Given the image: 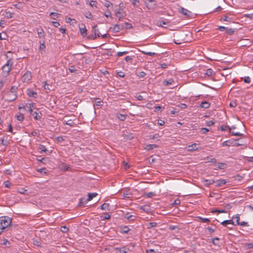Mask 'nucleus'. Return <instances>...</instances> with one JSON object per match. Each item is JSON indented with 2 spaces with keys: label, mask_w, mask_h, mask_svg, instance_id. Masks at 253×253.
<instances>
[{
  "label": "nucleus",
  "mask_w": 253,
  "mask_h": 253,
  "mask_svg": "<svg viewBox=\"0 0 253 253\" xmlns=\"http://www.w3.org/2000/svg\"><path fill=\"white\" fill-rule=\"evenodd\" d=\"M18 87L16 86H12L9 91L6 93L7 97V101L8 102H12L16 100L17 97V90Z\"/></svg>",
  "instance_id": "obj_1"
},
{
  "label": "nucleus",
  "mask_w": 253,
  "mask_h": 253,
  "mask_svg": "<svg viewBox=\"0 0 253 253\" xmlns=\"http://www.w3.org/2000/svg\"><path fill=\"white\" fill-rule=\"evenodd\" d=\"M13 65V61L12 59H9L6 63L2 67V75L4 77H7L11 70Z\"/></svg>",
  "instance_id": "obj_2"
},
{
  "label": "nucleus",
  "mask_w": 253,
  "mask_h": 253,
  "mask_svg": "<svg viewBox=\"0 0 253 253\" xmlns=\"http://www.w3.org/2000/svg\"><path fill=\"white\" fill-rule=\"evenodd\" d=\"M248 222H221V224L224 227L230 230L233 229L234 227L237 225L243 226H248Z\"/></svg>",
  "instance_id": "obj_3"
},
{
  "label": "nucleus",
  "mask_w": 253,
  "mask_h": 253,
  "mask_svg": "<svg viewBox=\"0 0 253 253\" xmlns=\"http://www.w3.org/2000/svg\"><path fill=\"white\" fill-rule=\"evenodd\" d=\"M115 14L118 18V20L120 21L122 18L126 16V12L124 9L120 7L115 10Z\"/></svg>",
  "instance_id": "obj_4"
},
{
  "label": "nucleus",
  "mask_w": 253,
  "mask_h": 253,
  "mask_svg": "<svg viewBox=\"0 0 253 253\" xmlns=\"http://www.w3.org/2000/svg\"><path fill=\"white\" fill-rule=\"evenodd\" d=\"M32 78L31 72L27 71L21 77V81L23 83H28L32 79Z\"/></svg>",
  "instance_id": "obj_5"
},
{
  "label": "nucleus",
  "mask_w": 253,
  "mask_h": 253,
  "mask_svg": "<svg viewBox=\"0 0 253 253\" xmlns=\"http://www.w3.org/2000/svg\"><path fill=\"white\" fill-rule=\"evenodd\" d=\"M146 5L149 9H153L156 7V3L154 0H148V1L146 3Z\"/></svg>",
  "instance_id": "obj_6"
},
{
  "label": "nucleus",
  "mask_w": 253,
  "mask_h": 253,
  "mask_svg": "<svg viewBox=\"0 0 253 253\" xmlns=\"http://www.w3.org/2000/svg\"><path fill=\"white\" fill-rule=\"evenodd\" d=\"M178 11L186 17H190L192 13L190 11L183 7H181Z\"/></svg>",
  "instance_id": "obj_7"
},
{
  "label": "nucleus",
  "mask_w": 253,
  "mask_h": 253,
  "mask_svg": "<svg viewBox=\"0 0 253 253\" xmlns=\"http://www.w3.org/2000/svg\"><path fill=\"white\" fill-rule=\"evenodd\" d=\"M36 30L38 33V37L39 38H45V33L41 27H39V28H36Z\"/></svg>",
  "instance_id": "obj_8"
},
{
  "label": "nucleus",
  "mask_w": 253,
  "mask_h": 253,
  "mask_svg": "<svg viewBox=\"0 0 253 253\" xmlns=\"http://www.w3.org/2000/svg\"><path fill=\"white\" fill-rule=\"evenodd\" d=\"M124 29V25L123 24L119 25V24H115L114 26V27L113 28V31L115 33H118L121 30H122Z\"/></svg>",
  "instance_id": "obj_9"
},
{
  "label": "nucleus",
  "mask_w": 253,
  "mask_h": 253,
  "mask_svg": "<svg viewBox=\"0 0 253 253\" xmlns=\"http://www.w3.org/2000/svg\"><path fill=\"white\" fill-rule=\"evenodd\" d=\"M40 43V45L39 47V50L41 52L42 54L45 53V41L44 40L39 42Z\"/></svg>",
  "instance_id": "obj_10"
},
{
  "label": "nucleus",
  "mask_w": 253,
  "mask_h": 253,
  "mask_svg": "<svg viewBox=\"0 0 253 253\" xmlns=\"http://www.w3.org/2000/svg\"><path fill=\"white\" fill-rule=\"evenodd\" d=\"M93 30L94 33V36L92 39V40L95 39L97 37H99L101 36V34L99 32V29L97 28V25H95L93 27Z\"/></svg>",
  "instance_id": "obj_11"
},
{
  "label": "nucleus",
  "mask_w": 253,
  "mask_h": 253,
  "mask_svg": "<svg viewBox=\"0 0 253 253\" xmlns=\"http://www.w3.org/2000/svg\"><path fill=\"white\" fill-rule=\"evenodd\" d=\"M26 93L29 97H32L34 98H37L38 95L36 92L34 91L32 89L30 88L27 89Z\"/></svg>",
  "instance_id": "obj_12"
},
{
  "label": "nucleus",
  "mask_w": 253,
  "mask_h": 253,
  "mask_svg": "<svg viewBox=\"0 0 253 253\" xmlns=\"http://www.w3.org/2000/svg\"><path fill=\"white\" fill-rule=\"evenodd\" d=\"M11 222H0V229L1 231H0V234L1 233L2 230L11 226Z\"/></svg>",
  "instance_id": "obj_13"
},
{
  "label": "nucleus",
  "mask_w": 253,
  "mask_h": 253,
  "mask_svg": "<svg viewBox=\"0 0 253 253\" xmlns=\"http://www.w3.org/2000/svg\"><path fill=\"white\" fill-rule=\"evenodd\" d=\"M61 169L64 171H69L71 169V168L69 165L65 163H61L60 165Z\"/></svg>",
  "instance_id": "obj_14"
},
{
  "label": "nucleus",
  "mask_w": 253,
  "mask_h": 253,
  "mask_svg": "<svg viewBox=\"0 0 253 253\" xmlns=\"http://www.w3.org/2000/svg\"><path fill=\"white\" fill-rule=\"evenodd\" d=\"M124 218L129 221H133L134 220L135 216L127 212L124 215Z\"/></svg>",
  "instance_id": "obj_15"
},
{
  "label": "nucleus",
  "mask_w": 253,
  "mask_h": 253,
  "mask_svg": "<svg viewBox=\"0 0 253 253\" xmlns=\"http://www.w3.org/2000/svg\"><path fill=\"white\" fill-rule=\"evenodd\" d=\"M215 183H216L215 186L216 187H220L225 184L227 183V181L225 179H220L215 181Z\"/></svg>",
  "instance_id": "obj_16"
},
{
  "label": "nucleus",
  "mask_w": 253,
  "mask_h": 253,
  "mask_svg": "<svg viewBox=\"0 0 253 253\" xmlns=\"http://www.w3.org/2000/svg\"><path fill=\"white\" fill-rule=\"evenodd\" d=\"M226 164L224 163H218L216 165V168L214 169H224L226 168Z\"/></svg>",
  "instance_id": "obj_17"
},
{
  "label": "nucleus",
  "mask_w": 253,
  "mask_h": 253,
  "mask_svg": "<svg viewBox=\"0 0 253 253\" xmlns=\"http://www.w3.org/2000/svg\"><path fill=\"white\" fill-rule=\"evenodd\" d=\"M158 147V145L156 144H147L144 149L147 151H150Z\"/></svg>",
  "instance_id": "obj_18"
},
{
  "label": "nucleus",
  "mask_w": 253,
  "mask_h": 253,
  "mask_svg": "<svg viewBox=\"0 0 253 253\" xmlns=\"http://www.w3.org/2000/svg\"><path fill=\"white\" fill-rule=\"evenodd\" d=\"M210 106H211V103L206 101H203L200 104V107L205 108V109H207V108H210Z\"/></svg>",
  "instance_id": "obj_19"
},
{
  "label": "nucleus",
  "mask_w": 253,
  "mask_h": 253,
  "mask_svg": "<svg viewBox=\"0 0 253 253\" xmlns=\"http://www.w3.org/2000/svg\"><path fill=\"white\" fill-rule=\"evenodd\" d=\"M198 144H197L196 143H194L192 145H189L188 146V150L189 151H193L197 150L198 149Z\"/></svg>",
  "instance_id": "obj_20"
},
{
  "label": "nucleus",
  "mask_w": 253,
  "mask_h": 253,
  "mask_svg": "<svg viewBox=\"0 0 253 253\" xmlns=\"http://www.w3.org/2000/svg\"><path fill=\"white\" fill-rule=\"evenodd\" d=\"M129 231V228L127 226H123L120 227V232L122 233H127Z\"/></svg>",
  "instance_id": "obj_21"
},
{
  "label": "nucleus",
  "mask_w": 253,
  "mask_h": 253,
  "mask_svg": "<svg viewBox=\"0 0 253 253\" xmlns=\"http://www.w3.org/2000/svg\"><path fill=\"white\" fill-rule=\"evenodd\" d=\"M174 80L172 79H169L168 80H164L163 82V85L168 86L169 85L173 84Z\"/></svg>",
  "instance_id": "obj_22"
},
{
  "label": "nucleus",
  "mask_w": 253,
  "mask_h": 253,
  "mask_svg": "<svg viewBox=\"0 0 253 253\" xmlns=\"http://www.w3.org/2000/svg\"><path fill=\"white\" fill-rule=\"evenodd\" d=\"M97 193H88V198L87 199V202L91 201L93 198L95 197L97 195Z\"/></svg>",
  "instance_id": "obj_23"
},
{
  "label": "nucleus",
  "mask_w": 253,
  "mask_h": 253,
  "mask_svg": "<svg viewBox=\"0 0 253 253\" xmlns=\"http://www.w3.org/2000/svg\"><path fill=\"white\" fill-rule=\"evenodd\" d=\"M0 221H12V218L7 216H2L0 217Z\"/></svg>",
  "instance_id": "obj_24"
},
{
  "label": "nucleus",
  "mask_w": 253,
  "mask_h": 253,
  "mask_svg": "<svg viewBox=\"0 0 253 253\" xmlns=\"http://www.w3.org/2000/svg\"><path fill=\"white\" fill-rule=\"evenodd\" d=\"M233 220H236V221H239L240 220V215L236 214L234 216H233L231 219H225L223 221H233Z\"/></svg>",
  "instance_id": "obj_25"
},
{
  "label": "nucleus",
  "mask_w": 253,
  "mask_h": 253,
  "mask_svg": "<svg viewBox=\"0 0 253 253\" xmlns=\"http://www.w3.org/2000/svg\"><path fill=\"white\" fill-rule=\"evenodd\" d=\"M110 218V215L108 213H105L103 215H100V220H108Z\"/></svg>",
  "instance_id": "obj_26"
},
{
  "label": "nucleus",
  "mask_w": 253,
  "mask_h": 253,
  "mask_svg": "<svg viewBox=\"0 0 253 253\" xmlns=\"http://www.w3.org/2000/svg\"><path fill=\"white\" fill-rule=\"evenodd\" d=\"M215 183V181L213 179H206L205 180V185L206 186H209L210 185Z\"/></svg>",
  "instance_id": "obj_27"
},
{
  "label": "nucleus",
  "mask_w": 253,
  "mask_h": 253,
  "mask_svg": "<svg viewBox=\"0 0 253 253\" xmlns=\"http://www.w3.org/2000/svg\"><path fill=\"white\" fill-rule=\"evenodd\" d=\"M32 115H33V116L34 117V118L35 119V120H39L41 119L42 116V114L40 113V115L38 113H37V112H34Z\"/></svg>",
  "instance_id": "obj_28"
},
{
  "label": "nucleus",
  "mask_w": 253,
  "mask_h": 253,
  "mask_svg": "<svg viewBox=\"0 0 253 253\" xmlns=\"http://www.w3.org/2000/svg\"><path fill=\"white\" fill-rule=\"evenodd\" d=\"M132 194L128 191L124 192L122 194L123 199L129 198L131 197Z\"/></svg>",
  "instance_id": "obj_29"
},
{
  "label": "nucleus",
  "mask_w": 253,
  "mask_h": 253,
  "mask_svg": "<svg viewBox=\"0 0 253 253\" xmlns=\"http://www.w3.org/2000/svg\"><path fill=\"white\" fill-rule=\"evenodd\" d=\"M130 1L134 7H138L139 6L140 2L139 0H130Z\"/></svg>",
  "instance_id": "obj_30"
},
{
  "label": "nucleus",
  "mask_w": 253,
  "mask_h": 253,
  "mask_svg": "<svg viewBox=\"0 0 253 253\" xmlns=\"http://www.w3.org/2000/svg\"><path fill=\"white\" fill-rule=\"evenodd\" d=\"M14 13L13 12H11L10 11H5V17L8 19L11 18L13 17Z\"/></svg>",
  "instance_id": "obj_31"
},
{
  "label": "nucleus",
  "mask_w": 253,
  "mask_h": 253,
  "mask_svg": "<svg viewBox=\"0 0 253 253\" xmlns=\"http://www.w3.org/2000/svg\"><path fill=\"white\" fill-rule=\"evenodd\" d=\"M205 74L209 77H211L213 74V71L212 69L209 68L207 70Z\"/></svg>",
  "instance_id": "obj_32"
},
{
  "label": "nucleus",
  "mask_w": 253,
  "mask_h": 253,
  "mask_svg": "<svg viewBox=\"0 0 253 253\" xmlns=\"http://www.w3.org/2000/svg\"><path fill=\"white\" fill-rule=\"evenodd\" d=\"M117 118L122 121H124L126 119V115L122 114H117Z\"/></svg>",
  "instance_id": "obj_33"
},
{
  "label": "nucleus",
  "mask_w": 253,
  "mask_h": 253,
  "mask_svg": "<svg viewBox=\"0 0 253 253\" xmlns=\"http://www.w3.org/2000/svg\"><path fill=\"white\" fill-rule=\"evenodd\" d=\"M80 32H81V35L83 37H85L86 36V32H87V30H86V29L85 26H84V27L83 28H81L80 29Z\"/></svg>",
  "instance_id": "obj_34"
},
{
  "label": "nucleus",
  "mask_w": 253,
  "mask_h": 253,
  "mask_svg": "<svg viewBox=\"0 0 253 253\" xmlns=\"http://www.w3.org/2000/svg\"><path fill=\"white\" fill-rule=\"evenodd\" d=\"M123 25H124V29H131L132 28V26L131 24H130L129 23L126 22Z\"/></svg>",
  "instance_id": "obj_35"
},
{
  "label": "nucleus",
  "mask_w": 253,
  "mask_h": 253,
  "mask_svg": "<svg viewBox=\"0 0 253 253\" xmlns=\"http://www.w3.org/2000/svg\"><path fill=\"white\" fill-rule=\"evenodd\" d=\"M51 85L47 84V82H44V88L45 89V90H51L52 89L51 88Z\"/></svg>",
  "instance_id": "obj_36"
},
{
  "label": "nucleus",
  "mask_w": 253,
  "mask_h": 253,
  "mask_svg": "<svg viewBox=\"0 0 253 253\" xmlns=\"http://www.w3.org/2000/svg\"><path fill=\"white\" fill-rule=\"evenodd\" d=\"M136 74L140 78L144 77L146 75V74L143 71L138 72Z\"/></svg>",
  "instance_id": "obj_37"
},
{
  "label": "nucleus",
  "mask_w": 253,
  "mask_h": 253,
  "mask_svg": "<svg viewBox=\"0 0 253 253\" xmlns=\"http://www.w3.org/2000/svg\"><path fill=\"white\" fill-rule=\"evenodd\" d=\"M232 144V142L230 141V140L224 141L222 144V146H230Z\"/></svg>",
  "instance_id": "obj_38"
},
{
  "label": "nucleus",
  "mask_w": 253,
  "mask_h": 253,
  "mask_svg": "<svg viewBox=\"0 0 253 253\" xmlns=\"http://www.w3.org/2000/svg\"><path fill=\"white\" fill-rule=\"evenodd\" d=\"M140 209L147 212L149 211L150 210V206L148 205H144L142 206Z\"/></svg>",
  "instance_id": "obj_39"
},
{
  "label": "nucleus",
  "mask_w": 253,
  "mask_h": 253,
  "mask_svg": "<svg viewBox=\"0 0 253 253\" xmlns=\"http://www.w3.org/2000/svg\"><path fill=\"white\" fill-rule=\"evenodd\" d=\"M39 149L42 152H43L44 153H46L47 151V148L45 146L43 145H41L39 146Z\"/></svg>",
  "instance_id": "obj_40"
},
{
  "label": "nucleus",
  "mask_w": 253,
  "mask_h": 253,
  "mask_svg": "<svg viewBox=\"0 0 253 253\" xmlns=\"http://www.w3.org/2000/svg\"><path fill=\"white\" fill-rule=\"evenodd\" d=\"M109 207V204L108 203H104L101 206V209L103 210H105L106 209L108 210V208Z\"/></svg>",
  "instance_id": "obj_41"
},
{
  "label": "nucleus",
  "mask_w": 253,
  "mask_h": 253,
  "mask_svg": "<svg viewBox=\"0 0 253 253\" xmlns=\"http://www.w3.org/2000/svg\"><path fill=\"white\" fill-rule=\"evenodd\" d=\"M68 230L69 228L65 226H63L60 227V231L63 233H67Z\"/></svg>",
  "instance_id": "obj_42"
},
{
  "label": "nucleus",
  "mask_w": 253,
  "mask_h": 253,
  "mask_svg": "<svg viewBox=\"0 0 253 253\" xmlns=\"http://www.w3.org/2000/svg\"><path fill=\"white\" fill-rule=\"evenodd\" d=\"M225 32L229 35H232L234 32V30L232 28L228 29L226 28Z\"/></svg>",
  "instance_id": "obj_43"
},
{
  "label": "nucleus",
  "mask_w": 253,
  "mask_h": 253,
  "mask_svg": "<svg viewBox=\"0 0 253 253\" xmlns=\"http://www.w3.org/2000/svg\"><path fill=\"white\" fill-rule=\"evenodd\" d=\"M64 124L69 126H73L74 125V123L71 120H70L66 122H64Z\"/></svg>",
  "instance_id": "obj_44"
},
{
  "label": "nucleus",
  "mask_w": 253,
  "mask_h": 253,
  "mask_svg": "<svg viewBox=\"0 0 253 253\" xmlns=\"http://www.w3.org/2000/svg\"><path fill=\"white\" fill-rule=\"evenodd\" d=\"M31 135L34 136H39L40 131L39 130H35L31 132Z\"/></svg>",
  "instance_id": "obj_45"
},
{
  "label": "nucleus",
  "mask_w": 253,
  "mask_h": 253,
  "mask_svg": "<svg viewBox=\"0 0 253 253\" xmlns=\"http://www.w3.org/2000/svg\"><path fill=\"white\" fill-rule=\"evenodd\" d=\"M232 135L234 136H242L243 135V134L240 132H236L232 131L231 132Z\"/></svg>",
  "instance_id": "obj_46"
},
{
  "label": "nucleus",
  "mask_w": 253,
  "mask_h": 253,
  "mask_svg": "<svg viewBox=\"0 0 253 253\" xmlns=\"http://www.w3.org/2000/svg\"><path fill=\"white\" fill-rule=\"evenodd\" d=\"M69 70L71 73H76L77 69L74 66H70L69 67Z\"/></svg>",
  "instance_id": "obj_47"
},
{
  "label": "nucleus",
  "mask_w": 253,
  "mask_h": 253,
  "mask_svg": "<svg viewBox=\"0 0 253 253\" xmlns=\"http://www.w3.org/2000/svg\"><path fill=\"white\" fill-rule=\"evenodd\" d=\"M84 16L86 18L90 19L91 20H92L93 18V15L90 12L86 13V14L84 15Z\"/></svg>",
  "instance_id": "obj_48"
},
{
  "label": "nucleus",
  "mask_w": 253,
  "mask_h": 253,
  "mask_svg": "<svg viewBox=\"0 0 253 253\" xmlns=\"http://www.w3.org/2000/svg\"><path fill=\"white\" fill-rule=\"evenodd\" d=\"M7 244L8 245L7 246L9 247L10 245V242L5 238H3V239L2 240V242L1 243V244L2 245L7 246Z\"/></svg>",
  "instance_id": "obj_49"
},
{
  "label": "nucleus",
  "mask_w": 253,
  "mask_h": 253,
  "mask_svg": "<svg viewBox=\"0 0 253 253\" xmlns=\"http://www.w3.org/2000/svg\"><path fill=\"white\" fill-rule=\"evenodd\" d=\"M245 246L247 249H251L253 248V243H245Z\"/></svg>",
  "instance_id": "obj_50"
},
{
  "label": "nucleus",
  "mask_w": 253,
  "mask_h": 253,
  "mask_svg": "<svg viewBox=\"0 0 253 253\" xmlns=\"http://www.w3.org/2000/svg\"><path fill=\"white\" fill-rule=\"evenodd\" d=\"M210 130L206 127H203L200 129V132L203 134H206L207 132L209 131Z\"/></svg>",
  "instance_id": "obj_51"
},
{
  "label": "nucleus",
  "mask_w": 253,
  "mask_h": 253,
  "mask_svg": "<svg viewBox=\"0 0 253 253\" xmlns=\"http://www.w3.org/2000/svg\"><path fill=\"white\" fill-rule=\"evenodd\" d=\"M56 139L59 143H61L65 140V139L63 136H58L56 138Z\"/></svg>",
  "instance_id": "obj_52"
},
{
  "label": "nucleus",
  "mask_w": 253,
  "mask_h": 253,
  "mask_svg": "<svg viewBox=\"0 0 253 253\" xmlns=\"http://www.w3.org/2000/svg\"><path fill=\"white\" fill-rule=\"evenodd\" d=\"M128 53V51H123V52H120H120H117V55L118 57H120V56H122L123 55L127 54Z\"/></svg>",
  "instance_id": "obj_53"
},
{
  "label": "nucleus",
  "mask_w": 253,
  "mask_h": 253,
  "mask_svg": "<svg viewBox=\"0 0 253 253\" xmlns=\"http://www.w3.org/2000/svg\"><path fill=\"white\" fill-rule=\"evenodd\" d=\"M228 128H229V126L225 125H223L220 126V129L221 131L226 130L227 129H228Z\"/></svg>",
  "instance_id": "obj_54"
},
{
  "label": "nucleus",
  "mask_w": 253,
  "mask_h": 253,
  "mask_svg": "<svg viewBox=\"0 0 253 253\" xmlns=\"http://www.w3.org/2000/svg\"><path fill=\"white\" fill-rule=\"evenodd\" d=\"M160 137V136L159 135V134H155L153 135L150 136L151 139H157L158 140H159Z\"/></svg>",
  "instance_id": "obj_55"
},
{
  "label": "nucleus",
  "mask_w": 253,
  "mask_h": 253,
  "mask_svg": "<svg viewBox=\"0 0 253 253\" xmlns=\"http://www.w3.org/2000/svg\"><path fill=\"white\" fill-rule=\"evenodd\" d=\"M16 118L17 120L21 122L23 121V120H24V117L22 114H20L19 115L16 116Z\"/></svg>",
  "instance_id": "obj_56"
},
{
  "label": "nucleus",
  "mask_w": 253,
  "mask_h": 253,
  "mask_svg": "<svg viewBox=\"0 0 253 253\" xmlns=\"http://www.w3.org/2000/svg\"><path fill=\"white\" fill-rule=\"evenodd\" d=\"M155 195H156V194L154 192H149L146 194V197L147 198H151Z\"/></svg>",
  "instance_id": "obj_57"
},
{
  "label": "nucleus",
  "mask_w": 253,
  "mask_h": 253,
  "mask_svg": "<svg viewBox=\"0 0 253 253\" xmlns=\"http://www.w3.org/2000/svg\"><path fill=\"white\" fill-rule=\"evenodd\" d=\"M96 100H98L96 101L95 102V104L96 106H101L102 105V101L99 98H96Z\"/></svg>",
  "instance_id": "obj_58"
},
{
  "label": "nucleus",
  "mask_w": 253,
  "mask_h": 253,
  "mask_svg": "<svg viewBox=\"0 0 253 253\" xmlns=\"http://www.w3.org/2000/svg\"><path fill=\"white\" fill-rule=\"evenodd\" d=\"M180 204V200L179 199H176L172 204V205H179Z\"/></svg>",
  "instance_id": "obj_59"
},
{
  "label": "nucleus",
  "mask_w": 253,
  "mask_h": 253,
  "mask_svg": "<svg viewBox=\"0 0 253 253\" xmlns=\"http://www.w3.org/2000/svg\"><path fill=\"white\" fill-rule=\"evenodd\" d=\"M167 24V23L166 22H164V21H159L158 23H157V26H159V27H165L164 26H163V25H166Z\"/></svg>",
  "instance_id": "obj_60"
},
{
  "label": "nucleus",
  "mask_w": 253,
  "mask_h": 253,
  "mask_svg": "<svg viewBox=\"0 0 253 253\" xmlns=\"http://www.w3.org/2000/svg\"><path fill=\"white\" fill-rule=\"evenodd\" d=\"M104 5L105 6L108 8L110 5H112V3L108 0H106Z\"/></svg>",
  "instance_id": "obj_61"
},
{
  "label": "nucleus",
  "mask_w": 253,
  "mask_h": 253,
  "mask_svg": "<svg viewBox=\"0 0 253 253\" xmlns=\"http://www.w3.org/2000/svg\"><path fill=\"white\" fill-rule=\"evenodd\" d=\"M244 82L245 83L249 84L251 82V79L249 77H246L244 78Z\"/></svg>",
  "instance_id": "obj_62"
},
{
  "label": "nucleus",
  "mask_w": 253,
  "mask_h": 253,
  "mask_svg": "<svg viewBox=\"0 0 253 253\" xmlns=\"http://www.w3.org/2000/svg\"><path fill=\"white\" fill-rule=\"evenodd\" d=\"M96 4H97V1H94V0H91L90 2H89V5L92 7H93V6L97 7Z\"/></svg>",
  "instance_id": "obj_63"
},
{
  "label": "nucleus",
  "mask_w": 253,
  "mask_h": 253,
  "mask_svg": "<svg viewBox=\"0 0 253 253\" xmlns=\"http://www.w3.org/2000/svg\"><path fill=\"white\" fill-rule=\"evenodd\" d=\"M214 124V122L212 121H207L206 125L208 126H212Z\"/></svg>",
  "instance_id": "obj_64"
}]
</instances>
